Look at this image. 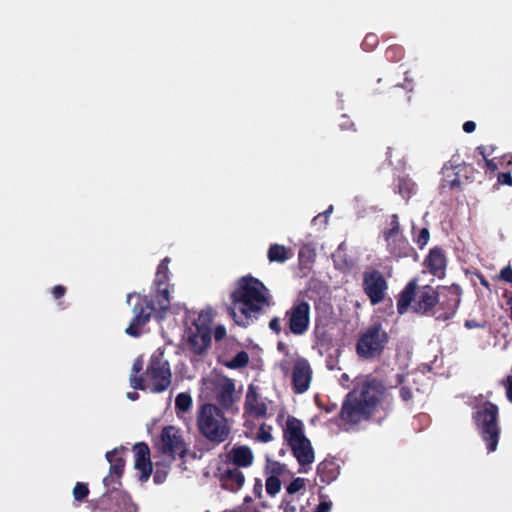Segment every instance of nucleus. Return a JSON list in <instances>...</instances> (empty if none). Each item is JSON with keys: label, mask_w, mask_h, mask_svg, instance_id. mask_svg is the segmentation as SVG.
<instances>
[{"label": "nucleus", "mask_w": 512, "mask_h": 512, "mask_svg": "<svg viewBox=\"0 0 512 512\" xmlns=\"http://www.w3.org/2000/svg\"><path fill=\"white\" fill-rule=\"evenodd\" d=\"M231 304L227 306L235 323L247 327L271 304L269 289L259 279L246 275L239 278L230 294Z\"/></svg>", "instance_id": "1"}, {"label": "nucleus", "mask_w": 512, "mask_h": 512, "mask_svg": "<svg viewBox=\"0 0 512 512\" xmlns=\"http://www.w3.org/2000/svg\"><path fill=\"white\" fill-rule=\"evenodd\" d=\"M168 281L169 274H159V272H156L154 283L157 286V291L153 298L137 293L128 294V302L133 297H136L137 301L133 305L134 317L125 329L126 334L132 337H139L142 327L149 322L153 314H156L158 319L164 318L171 304Z\"/></svg>", "instance_id": "2"}, {"label": "nucleus", "mask_w": 512, "mask_h": 512, "mask_svg": "<svg viewBox=\"0 0 512 512\" xmlns=\"http://www.w3.org/2000/svg\"><path fill=\"white\" fill-rule=\"evenodd\" d=\"M381 381L372 379L358 383L346 396L337 418L356 425L368 420L384 394Z\"/></svg>", "instance_id": "3"}, {"label": "nucleus", "mask_w": 512, "mask_h": 512, "mask_svg": "<svg viewBox=\"0 0 512 512\" xmlns=\"http://www.w3.org/2000/svg\"><path fill=\"white\" fill-rule=\"evenodd\" d=\"M197 426L199 432L207 440L216 444L224 442L230 434V427L224 413L216 405L210 403L199 407Z\"/></svg>", "instance_id": "4"}, {"label": "nucleus", "mask_w": 512, "mask_h": 512, "mask_svg": "<svg viewBox=\"0 0 512 512\" xmlns=\"http://www.w3.org/2000/svg\"><path fill=\"white\" fill-rule=\"evenodd\" d=\"M389 342L387 332L380 323L367 327L359 336L356 343V353L360 358L373 359L379 357Z\"/></svg>", "instance_id": "5"}, {"label": "nucleus", "mask_w": 512, "mask_h": 512, "mask_svg": "<svg viewBox=\"0 0 512 512\" xmlns=\"http://www.w3.org/2000/svg\"><path fill=\"white\" fill-rule=\"evenodd\" d=\"M148 386L154 393H161L167 390L171 384L172 373L170 363L164 357L162 351L152 354L147 368L144 372Z\"/></svg>", "instance_id": "6"}, {"label": "nucleus", "mask_w": 512, "mask_h": 512, "mask_svg": "<svg viewBox=\"0 0 512 512\" xmlns=\"http://www.w3.org/2000/svg\"><path fill=\"white\" fill-rule=\"evenodd\" d=\"M474 420L480 428L481 436L486 443L488 452L497 449L500 430L498 427V407L494 403L487 402L484 407L476 412Z\"/></svg>", "instance_id": "7"}, {"label": "nucleus", "mask_w": 512, "mask_h": 512, "mask_svg": "<svg viewBox=\"0 0 512 512\" xmlns=\"http://www.w3.org/2000/svg\"><path fill=\"white\" fill-rule=\"evenodd\" d=\"M157 445L163 455L173 460L177 457L184 459L189 451L181 430L172 425L163 427Z\"/></svg>", "instance_id": "8"}, {"label": "nucleus", "mask_w": 512, "mask_h": 512, "mask_svg": "<svg viewBox=\"0 0 512 512\" xmlns=\"http://www.w3.org/2000/svg\"><path fill=\"white\" fill-rule=\"evenodd\" d=\"M310 314V304L304 299H296L284 315V321L288 328L286 334L304 335L309 329Z\"/></svg>", "instance_id": "9"}, {"label": "nucleus", "mask_w": 512, "mask_h": 512, "mask_svg": "<svg viewBox=\"0 0 512 512\" xmlns=\"http://www.w3.org/2000/svg\"><path fill=\"white\" fill-rule=\"evenodd\" d=\"M103 494L96 502L94 512H136L131 498L116 487Z\"/></svg>", "instance_id": "10"}, {"label": "nucleus", "mask_w": 512, "mask_h": 512, "mask_svg": "<svg viewBox=\"0 0 512 512\" xmlns=\"http://www.w3.org/2000/svg\"><path fill=\"white\" fill-rule=\"evenodd\" d=\"M439 289L441 298L439 299L435 319L446 321L456 314L461 302L462 289L458 284L439 286Z\"/></svg>", "instance_id": "11"}, {"label": "nucleus", "mask_w": 512, "mask_h": 512, "mask_svg": "<svg viewBox=\"0 0 512 512\" xmlns=\"http://www.w3.org/2000/svg\"><path fill=\"white\" fill-rule=\"evenodd\" d=\"M363 290L372 305L382 302L386 295L388 284L379 270H372L363 274Z\"/></svg>", "instance_id": "12"}, {"label": "nucleus", "mask_w": 512, "mask_h": 512, "mask_svg": "<svg viewBox=\"0 0 512 512\" xmlns=\"http://www.w3.org/2000/svg\"><path fill=\"white\" fill-rule=\"evenodd\" d=\"M125 451L126 448L121 446L106 453V459L110 464V468L109 475L103 479V484L108 489H110V487H116V484L121 485L119 479L122 477L124 472L125 459L123 457V452Z\"/></svg>", "instance_id": "13"}, {"label": "nucleus", "mask_w": 512, "mask_h": 512, "mask_svg": "<svg viewBox=\"0 0 512 512\" xmlns=\"http://www.w3.org/2000/svg\"><path fill=\"white\" fill-rule=\"evenodd\" d=\"M423 273H429L438 279H443L446 275L447 256L445 250L440 246H435L429 250V253L422 262Z\"/></svg>", "instance_id": "14"}, {"label": "nucleus", "mask_w": 512, "mask_h": 512, "mask_svg": "<svg viewBox=\"0 0 512 512\" xmlns=\"http://www.w3.org/2000/svg\"><path fill=\"white\" fill-rule=\"evenodd\" d=\"M440 298L439 286L437 288L430 285L418 287V314L435 318Z\"/></svg>", "instance_id": "15"}, {"label": "nucleus", "mask_w": 512, "mask_h": 512, "mask_svg": "<svg viewBox=\"0 0 512 512\" xmlns=\"http://www.w3.org/2000/svg\"><path fill=\"white\" fill-rule=\"evenodd\" d=\"M312 379V370L309 362L304 359H298L293 367L292 385L295 393L302 394L306 392L310 386Z\"/></svg>", "instance_id": "16"}, {"label": "nucleus", "mask_w": 512, "mask_h": 512, "mask_svg": "<svg viewBox=\"0 0 512 512\" xmlns=\"http://www.w3.org/2000/svg\"><path fill=\"white\" fill-rule=\"evenodd\" d=\"M218 472L219 480L223 489L231 492H237L243 487L245 476L240 468L226 463L225 467L218 468Z\"/></svg>", "instance_id": "17"}, {"label": "nucleus", "mask_w": 512, "mask_h": 512, "mask_svg": "<svg viewBox=\"0 0 512 512\" xmlns=\"http://www.w3.org/2000/svg\"><path fill=\"white\" fill-rule=\"evenodd\" d=\"M292 450L293 456L296 458L300 465L299 472L306 473L311 469V465L315 460L314 449L310 440L304 439L302 441L289 445Z\"/></svg>", "instance_id": "18"}, {"label": "nucleus", "mask_w": 512, "mask_h": 512, "mask_svg": "<svg viewBox=\"0 0 512 512\" xmlns=\"http://www.w3.org/2000/svg\"><path fill=\"white\" fill-rule=\"evenodd\" d=\"M135 453V469L141 472L139 480L145 482L152 473V463L150 460V450L146 443L139 442L133 446Z\"/></svg>", "instance_id": "19"}, {"label": "nucleus", "mask_w": 512, "mask_h": 512, "mask_svg": "<svg viewBox=\"0 0 512 512\" xmlns=\"http://www.w3.org/2000/svg\"><path fill=\"white\" fill-rule=\"evenodd\" d=\"M212 330L190 328L187 345L188 349L195 355H202L211 345Z\"/></svg>", "instance_id": "20"}, {"label": "nucleus", "mask_w": 512, "mask_h": 512, "mask_svg": "<svg viewBox=\"0 0 512 512\" xmlns=\"http://www.w3.org/2000/svg\"><path fill=\"white\" fill-rule=\"evenodd\" d=\"M384 238L391 254L401 257L405 255L407 242L404 240L399 230V224L396 218L392 221V227L384 232Z\"/></svg>", "instance_id": "21"}, {"label": "nucleus", "mask_w": 512, "mask_h": 512, "mask_svg": "<svg viewBox=\"0 0 512 512\" xmlns=\"http://www.w3.org/2000/svg\"><path fill=\"white\" fill-rule=\"evenodd\" d=\"M228 464L238 467L247 468L254 462V455L249 446L235 445L226 455Z\"/></svg>", "instance_id": "22"}, {"label": "nucleus", "mask_w": 512, "mask_h": 512, "mask_svg": "<svg viewBox=\"0 0 512 512\" xmlns=\"http://www.w3.org/2000/svg\"><path fill=\"white\" fill-rule=\"evenodd\" d=\"M283 438L288 445L307 439L304 434V424L301 420L289 416L283 430Z\"/></svg>", "instance_id": "23"}, {"label": "nucleus", "mask_w": 512, "mask_h": 512, "mask_svg": "<svg viewBox=\"0 0 512 512\" xmlns=\"http://www.w3.org/2000/svg\"><path fill=\"white\" fill-rule=\"evenodd\" d=\"M245 410L256 418L265 417L267 414V405L259 401L258 393L253 385L248 387L246 393Z\"/></svg>", "instance_id": "24"}, {"label": "nucleus", "mask_w": 512, "mask_h": 512, "mask_svg": "<svg viewBox=\"0 0 512 512\" xmlns=\"http://www.w3.org/2000/svg\"><path fill=\"white\" fill-rule=\"evenodd\" d=\"M338 475L339 465L334 459H325L317 466V476L322 483L330 484Z\"/></svg>", "instance_id": "25"}, {"label": "nucleus", "mask_w": 512, "mask_h": 512, "mask_svg": "<svg viewBox=\"0 0 512 512\" xmlns=\"http://www.w3.org/2000/svg\"><path fill=\"white\" fill-rule=\"evenodd\" d=\"M416 297V278H412L406 287L399 294L397 300V312L400 315L405 314L408 311V308L411 306V303L414 301Z\"/></svg>", "instance_id": "26"}, {"label": "nucleus", "mask_w": 512, "mask_h": 512, "mask_svg": "<svg viewBox=\"0 0 512 512\" xmlns=\"http://www.w3.org/2000/svg\"><path fill=\"white\" fill-rule=\"evenodd\" d=\"M234 390V383L231 382L230 380L221 385L220 389L216 393L217 403L223 408H230L234 402Z\"/></svg>", "instance_id": "27"}, {"label": "nucleus", "mask_w": 512, "mask_h": 512, "mask_svg": "<svg viewBox=\"0 0 512 512\" xmlns=\"http://www.w3.org/2000/svg\"><path fill=\"white\" fill-rule=\"evenodd\" d=\"M442 188H448L449 190H455L461 188V182L459 179V172L448 167V164H444L442 167Z\"/></svg>", "instance_id": "28"}, {"label": "nucleus", "mask_w": 512, "mask_h": 512, "mask_svg": "<svg viewBox=\"0 0 512 512\" xmlns=\"http://www.w3.org/2000/svg\"><path fill=\"white\" fill-rule=\"evenodd\" d=\"M291 251L287 247L279 244H272L267 253L270 262L283 263L291 257Z\"/></svg>", "instance_id": "29"}, {"label": "nucleus", "mask_w": 512, "mask_h": 512, "mask_svg": "<svg viewBox=\"0 0 512 512\" xmlns=\"http://www.w3.org/2000/svg\"><path fill=\"white\" fill-rule=\"evenodd\" d=\"M213 322V315H212V312L211 310H202L199 315H198V318L194 321L193 323V328L194 329H200V330H203V329H207V330H211V324Z\"/></svg>", "instance_id": "30"}, {"label": "nucleus", "mask_w": 512, "mask_h": 512, "mask_svg": "<svg viewBox=\"0 0 512 512\" xmlns=\"http://www.w3.org/2000/svg\"><path fill=\"white\" fill-rule=\"evenodd\" d=\"M249 363V355L246 351L238 352L231 360L225 363V366L230 369H239L247 366Z\"/></svg>", "instance_id": "31"}, {"label": "nucleus", "mask_w": 512, "mask_h": 512, "mask_svg": "<svg viewBox=\"0 0 512 512\" xmlns=\"http://www.w3.org/2000/svg\"><path fill=\"white\" fill-rule=\"evenodd\" d=\"M192 406V398L188 393H179L175 398V408L178 412H187Z\"/></svg>", "instance_id": "32"}, {"label": "nucleus", "mask_w": 512, "mask_h": 512, "mask_svg": "<svg viewBox=\"0 0 512 512\" xmlns=\"http://www.w3.org/2000/svg\"><path fill=\"white\" fill-rule=\"evenodd\" d=\"M404 50L399 45H391L385 51V57L390 62H397L402 59Z\"/></svg>", "instance_id": "33"}, {"label": "nucleus", "mask_w": 512, "mask_h": 512, "mask_svg": "<svg viewBox=\"0 0 512 512\" xmlns=\"http://www.w3.org/2000/svg\"><path fill=\"white\" fill-rule=\"evenodd\" d=\"M265 487L270 496H275L281 489V481L277 476L271 475L266 479Z\"/></svg>", "instance_id": "34"}, {"label": "nucleus", "mask_w": 512, "mask_h": 512, "mask_svg": "<svg viewBox=\"0 0 512 512\" xmlns=\"http://www.w3.org/2000/svg\"><path fill=\"white\" fill-rule=\"evenodd\" d=\"M73 497L76 501H83L89 495L88 485L84 482H77L73 488Z\"/></svg>", "instance_id": "35"}, {"label": "nucleus", "mask_w": 512, "mask_h": 512, "mask_svg": "<svg viewBox=\"0 0 512 512\" xmlns=\"http://www.w3.org/2000/svg\"><path fill=\"white\" fill-rule=\"evenodd\" d=\"M129 381H130L131 387L134 389L145 390L148 386L146 384L147 380H146L144 374L143 375L131 374Z\"/></svg>", "instance_id": "36"}, {"label": "nucleus", "mask_w": 512, "mask_h": 512, "mask_svg": "<svg viewBox=\"0 0 512 512\" xmlns=\"http://www.w3.org/2000/svg\"><path fill=\"white\" fill-rule=\"evenodd\" d=\"M378 43V36L374 33H368L362 42V48L365 51H372L377 47Z\"/></svg>", "instance_id": "37"}, {"label": "nucleus", "mask_w": 512, "mask_h": 512, "mask_svg": "<svg viewBox=\"0 0 512 512\" xmlns=\"http://www.w3.org/2000/svg\"><path fill=\"white\" fill-rule=\"evenodd\" d=\"M305 487V479L303 478H295L293 479L289 485L286 487V491L288 494L292 495L300 491Z\"/></svg>", "instance_id": "38"}, {"label": "nucleus", "mask_w": 512, "mask_h": 512, "mask_svg": "<svg viewBox=\"0 0 512 512\" xmlns=\"http://www.w3.org/2000/svg\"><path fill=\"white\" fill-rule=\"evenodd\" d=\"M271 430H272L271 426H267L266 424H262L260 429H259L258 436H257L259 441H261L263 443H267V442L272 441L273 437H272V434H271Z\"/></svg>", "instance_id": "39"}, {"label": "nucleus", "mask_w": 512, "mask_h": 512, "mask_svg": "<svg viewBox=\"0 0 512 512\" xmlns=\"http://www.w3.org/2000/svg\"><path fill=\"white\" fill-rule=\"evenodd\" d=\"M498 279L512 284V267L510 265L505 266L500 270Z\"/></svg>", "instance_id": "40"}, {"label": "nucleus", "mask_w": 512, "mask_h": 512, "mask_svg": "<svg viewBox=\"0 0 512 512\" xmlns=\"http://www.w3.org/2000/svg\"><path fill=\"white\" fill-rule=\"evenodd\" d=\"M316 404L318 408L323 410L325 413L329 414L337 410V404L331 401H328L327 403H323L316 399Z\"/></svg>", "instance_id": "41"}, {"label": "nucleus", "mask_w": 512, "mask_h": 512, "mask_svg": "<svg viewBox=\"0 0 512 512\" xmlns=\"http://www.w3.org/2000/svg\"><path fill=\"white\" fill-rule=\"evenodd\" d=\"M497 183L500 185L512 186V175L510 172H500L497 174Z\"/></svg>", "instance_id": "42"}, {"label": "nucleus", "mask_w": 512, "mask_h": 512, "mask_svg": "<svg viewBox=\"0 0 512 512\" xmlns=\"http://www.w3.org/2000/svg\"><path fill=\"white\" fill-rule=\"evenodd\" d=\"M430 232L427 228H422L418 233V244L420 249H422L429 241Z\"/></svg>", "instance_id": "43"}, {"label": "nucleus", "mask_w": 512, "mask_h": 512, "mask_svg": "<svg viewBox=\"0 0 512 512\" xmlns=\"http://www.w3.org/2000/svg\"><path fill=\"white\" fill-rule=\"evenodd\" d=\"M498 170V166L494 159H486L485 161V174L490 178L493 177L494 173Z\"/></svg>", "instance_id": "44"}, {"label": "nucleus", "mask_w": 512, "mask_h": 512, "mask_svg": "<svg viewBox=\"0 0 512 512\" xmlns=\"http://www.w3.org/2000/svg\"><path fill=\"white\" fill-rule=\"evenodd\" d=\"M280 507L283 508V512H298V507L294 501L288 500L287 498L282 500Z\"/></svg>", "instance_id": "45"}, {"label": "nucleus", "mask_w": 512, "mask_h": 512, "mask_svg": "<svg viewBox=\"0 0 512 512\" xmlns=\"http://www.w3.org/2000/svg\"><path fill=\"white\" fill-rule=\"evenodd\" d=\"M66 294V287L63 285H56L52 288V295L54 299L58 300Z\"/></svg>", "instance_id": "46"}, {"label": "nucleus", "mask_w": 512, "mask_h": 512, "mask_svg": "<svg viewBox=\"0 0 512 512\" xmlns=\"http://www.w3.org/2000/svg\"><path fill=\"white\" fill-rule=\"evenodd\" d=\"M269 328L276 334H280L282 332V328L280 325V318L273 317L269 322Z\"/></svg>", "instance_id": "47"}, {"label": "nucleus", "mask_w": 512, "mask_h": 512, "mask_svg": "<svg viewBox=\"0 0 512 512\" xmlns=\"http://www.w3.org/2000/svg\"><path fill=\"white\" fill-rule=\"evenodd\" d=\"M169 263H170V258L169 257H165L159 263V265L157 267V272H159V274H161V273L162 274H169V268H168Z\"/></svg>", "instance_id": "48"}, {"label": "nucleus", "mask_w": 512, "mask_h": 512, "mask_svg": "<svg viewBox=\"0 0 512 512\" xmlns=\"http://www.w3.org/2000/svg\"><path fill=\"white\" fill-rule=\"evenodd\" d=\"M331 506L332 503L330 501H322L317 505L316 509L313 512H329ZM300 512H303V508H301Z\"/></svg>", "instance_id": "49"}, {"label": "nucleus", "mask_w": 512, "mask_h": 512, "mask_svg": "<svg viewBox=\"0 0 512 512\" xmlns=\"http://www.w3.org/2000/svg\"><path fill=\"white\" fill-rule=\"evenodd\" d=\"M226 336V328L223 325L216 326L214 330V338L216 341L224 339Z\"/></svg>", "instance_id": "50"}, {"label": "nucleus", "mask_w": 512, "mask_h": 512, "mask_svg": "<svg viewBox=\"0 0 512 512\" xmlns=\"http://www.w3.org/2000/svg\"><path fill=\"white\" fill-rule=\"evenodd\" d=\"M262 492H263L262 481H261V479L256 478L254 486H253V493H254L255 497L261 498L262 497Z\"/></svg>", "instance_id": "51"}, {"label": "nucleus", "mask_w": 512, "mask_h": 512, "mask_svg": "<svg viewBox=\"0 0 512 512\" xmlns=\"http://www.w3.org/2000/svg\"><path fill=\"white\" fill-rule=\"evenodd\" d=\"M464 326L467 329L484 328L485 327V322L480 323V322H478V321H476L474 319H467L464 322Z\"/></svg>", "instance_id": "52"}, {"label": "nucleus", "mask_w": 512, "mask_h": 512, "mask_svg": "<svg viewBox=\"0 0 512 512\" xmlns=\"http://www.w3.org/2000/svg\"><path fill=\"white\" fill-rule=\"evenodd\" d=\"M446 164H448V167H451V169H453V170L462 166V163L460 162L459 155H453L451 157V159Z\"/></svg>", "instance_id": "53"}, {"label": "nucleus", "mask_w": 512, "mask_h": 512, "mask_svg": "<svg viewBox=\"0 0 512 512\" xmlns=\"http://www.w3.org/2000/svg\"><path fill=\"white\" fill-rule=\"evenodd\" d=\"M272 473L278 477V475L283 474L285 470V466L277 461L272 462Z\"/></svg>", "instance_id": "54"}, {"label": "nucleus", "mask_w": 512, "mask_h": 512, "mask_svg": "<svg viewBox=\"0 0 512 512\" xmlns=\"http://www.w3.org/2000/svg\"><path fill=\"white\" fill-rule=\"evenodd\" d=\"M506 396L512 403V376H508L506 380Z\"/></svg>", "instance_id": "55"}, {"label": "nucleus", "mask_w": 512, "mask_h": 512, "mask_svg": "<svg viewBox=\"0 0 512 512\" xmlns=\"http://www.w3.org/2000/svg\"><path fill=\"white\" fill-rule=\"evenodd\" d=\"M167 473L157 470L153 476V480L156 484H161L166 479Z\"/></svg>", "instance_id": "56"}, {"label": "nucleus", "mask_w": 512, "mask_h": 512, "mask_svg": "<svg viewBox=\"0 0 512 512\" xmlns=\"http://www.w3.org/2000/svg\"><path fill=\"white\" fill-rule=\"evenodd\" d=\"M475 129H476V123L474 121L469 120L463 124V131L468 134L474 132Z\"/></svg>", "instance_id": "57"}, {"label": "nucleus", "mask_w": 512, "mask_h": 512, "mask_svg": "<svg viewBox=\"0 0 512 512\" xmlns=\"http://www.w3.org/2000/svg\"><path fill=\"white\" fill-rule=\"evenodd\" d=\"M339 126L342 129H349L354 126V123L347 116L342 115V119H341Z\"/></svg>", "instance_id": "58"}, {"label": "nucleus", "mask_w": 512, "mask_h": 512, "mask_svg": "<svg viewBox=\"0 0 512 512\" xmlns=\"http://www.w3.org/2000/svg\"><path fill=\"white\" fill-rule=\"evenodd\" d=\"M143 369V361L138 358L134 361L131 374H138Z\"/></svg>", "instance_id": "59"}, {"label": "nucleus", "mask_w": 512, "mask_h": 512, "mask_svg": "<svg viewBox=\"0 0 512 512\" xmlns=\"http://www.w3.org/2000/svg\"><path fill=\"white\" fill-rule=\"evenodd\" d=\"M400 396L401 398L404 400V401H408L410 399H412V392L410 389L406 388V387H402L400 389Z\"/></svg>", "instance_id": "60"}, {"label": "nucleus", "mask_w": 512, "mask_h": 512, "mask_svg": "<svg viewBox=\"0 0 512 512\" xmlns=\"http://www.w3.org/2000/svg\"><path fill=\"white\" fill-rule=\"evenodd\" d=\"M429 422H430L429 415H427L425 413H418V423H420L421 425H424V426H428Z\"/></svg>", "instance_id": "61"}, {"label": "nucleus", "mask_w": 512, "mask_h": 512, "mask_svg": "<svg viewBox=\"0 0 512 512\" xmlns=\"http://www.w3.org/2000/svg\"><path fill=\"white\" fill-rule=\"evenodd\" d=\"M277 349H278V351L283 352V353H285V354H287V353H288V349H287L286 344H285V343H283V342H281V341H280V342H278V344H277Z\"/></svg>", "instance_id": "62"}, {"label": "nucleus", "mask_w": 512, "mask_h": 512, "mask_svg": "<svg viewBox=\"0 0 512 512\" xmlns=\"http://www.w3.org/2000/svg\"><path fill=\"white\" fill-rule=\"evenodd\" d=\"M127 398L132 400V401H135V400H137L139 398V394L136 391L128 392L127 393Z\"/></svg>", "instance_id": "63"}, {"label": "nucleus", "mask_w": 512, "mask_h": 512, "mask_svg": "<svg viewBox=\"0 0 512 512\" xmlns=\"http://www.w3.org/2000/svg\"><path fill=\"white\" fill-rule=\"evenodd\" d=\"M479 279H480L481 285H483L488 290H490V284H489L488 280L484 276H480Z\"/></svg>", "instance_id": "64"}]
</instances>
